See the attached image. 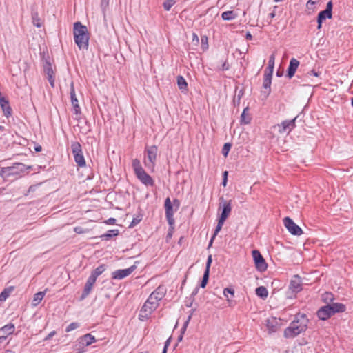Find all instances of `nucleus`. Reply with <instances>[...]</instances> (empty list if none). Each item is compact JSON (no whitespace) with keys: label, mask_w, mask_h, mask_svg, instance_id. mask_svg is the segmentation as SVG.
<instances>
[{"label":"nucleus","mask_w":353,"mask_h":353,"mask_svg":"<svg viewBox=\"0 0 353 353\" xmlns=\"http://www.w3.org/2000/svg\"><path fill=\"white\" fill-rule=\"evenodd\" d=\"M308 323L309 319L305 314H299L296 315L290 325L285 329L284 336L288 339L297 336L307 329Z\"/></svg>","instance_id":"f257e3e1"},{"label":"nucleus","mask_w":353,"mask_h":353,"mask_svg":"<svg viewBox=\"0 0 353 353\" xmlns=\"http://www.w3.org/2000/svg\"><path fill=\"white\" fill-rule=\"evenodd\" d=\"M74 38L75 43L80 50H87L89 43V34L85 26L80 22H76L74 24Z\"/></svg>","instance_id":"f03ea898"},{"label":"nucleus","mask_w":353,"mask_h":353,"mask_svg":"<svg viewBox=\"0 0 353 353\" xmlns=\"http://www.w3.org/2000/svg\"><path fill=\"white\" fill-rule=\"evenodd\" d=\"M132 168L134 173L139 180L146 186H153L154 180L153 179L145 172L144 169L142 168L140 161L135 159L132 161Z\"/></svg>","instance_id":"7ed1b4c3"},{"label":"nucleus","mask_w":353,"mask_h":353,"mask_svg":"<svg viewBox=\"0 0 353 353\" xmlns=\"http://www.w3.org/2000/svg\"><path fill=\"white\" fill-rule=\"evenodd\" d=\"M157 148L155 145H152L146 148L145 156L144 159V165L146 168L154 170L155 166V161L157 159Z\"/></svg>","instance_id":"20e7f679"},{"label":"nucleus","mask_w":353,"mask_h":353,"mask_svg":"<svg viewBox=\"0 0 353 353\" xmlns=\"http://www.w3.org/2000/svg\"><path fill=\"white\" fill-rule=\"evenodd\" d=\"M71 150L74 156V161L79 167L85 165V161L83 155L81 145L79 142H72Z\"/></svg>","instance_id":"39448f33"},{"label":"nucleus","mask_w":353,"mask_h":353,"mask_svg":"<svg viewBox=\"0 0 353 353\" xmlns=\"http://www.w3.org/2000/svg\"><path fill=\"white\" fill-rule=\"evenodd\" d=\"M97 341L95 337L91 334H86L81 337H79L77 340V344L76 345H79L78 350H79V353H83L85 352V347L90 345L91 344L95 343Z\"/></svg>","instance_id":"423d86ee"},{"label":"nucleus","mask_w":353,"mask_h":353,"mask_svg":"<svg viewBox=\"0 0 353 353\" xmlns=\"http://www.w3.org/2000/svg\"><path fill=\"white\" fill-rule=\"evenodd\" d=\"M252 255L256 268L260 272L265 271L267 270L268 265L260 252L257 250H254L252 251Z\"/></svg>","instance_id":"0eeeda50"},{"label":"nucleus","mask_w":353,"mask_h":353,"mask_svg":"<svg viewBox=\"0 0 353 353\" xmlns=\"http://www.w3.org/2000/svg\"><path fill=\"white\" fill-rule=\"evenodd\" d=\"M26 170V165L23 163H15L12 166L2 168L0 171V175L3 176L4 174H19L25 172Z\"/></svg>","instance_id":"6e6552de"},{"label":"nucleus","mask_w":353,"mask_h":353,"mask_svg":"<svg viewBox=\"0 0 353 353\" xmlns=\"http://www.w3.org/2000/svg\"><path fill=\"white\" fill-rule=\"evenodd\" d=\"M283 224L288 232L292 234L300 236L303 234L301 228L298 225H296L290 217H285L283 219Z\"/></svg>","instance_id":"1a4fd4ad"},{"label":"nucleus","mask_w":353,"mask_h":353,"mask_svg":"<svg viewBox=\"0 0 353 353\" xmlns=\"http://www.w3.org/2000/svg\"><path fill=\"white\" fill-rule=\"evenodd\" d=\"M157 308V305L155 303L148 304L146 301L143 305L139 315V319L143 321L149 318L151 314Z\"/></svg>","instance_id":"9d476101"},{"label":"nucleus","mask_w":353,"mask_h":353,"mask_svg":"<svg viewBox=\"0 0 353 353\" xmlns=\"http://www.w3.org/2000/svg\"><path fill=\"white\" fill-rule=\"evenodd\" d=\"M297 117H296L292 120L283 121L281 124H278L275 128H278V132L280 134H283L285 132L290 133L296 126L295 123Z\"/></svg>","instance_id":"9b49d317"},{"label":"nucleus","mask_w":353,"mask_h":353,"mask_svg":"<svg viewBox=\"0 0 353 353\" xmlns=\"http://www.w3.org/2000/svg\"><path fill=\"white\" fill-rule=\"evenodd\" d=\"M137 266L135 265H133L126 269L117 270L112 273V278L113 279H123L125 277L129 276L130 274H132L135 270Z\"/></svg>","instance_id":"f8f14e48"},{"label":"nucleus","mask_w":353,"mask_h":353,"mask_svg":"<svg viewBox=\"0 0 353 353\" xmlns=\"http://www.w3.org/2000/svg\"><path fill=\"white\" fill-rule=\"evenodd\" d=\"M15 326L12 323H8L0 328V344L2 343L8 336L14 333Z\"/></svg>","instance_id":"ddd939ff"},{"label":"nucleus","mask_w":353,"mask_h":353,"mask_svg":"<svg viewBox=\"0 0 353 353\" xmlns=\"http://www.w3.org/2000/svg\"><path fill=\"white\" fill-rule=\"evenodd\" d=\"M220 204L222 207V212L221 214L219 219H222L223 221H225L232 210L231 201H226L223 200V199L222 198Z\"/></svg>","instance_id":"4468645a"},{"label":"nucleus","mask_w":353,"mask_h":353,"mask_svg":"<svg viewBox=\"0 0 353 353\" xmlns=\"http://www.w3.org/2000/svg\"><path fill=\"white\" fill-rule=\"evenodd\" d=\"M289 288L292 292L297 293L302 290V281L299 275H294L291 279Z\"/></svg>","instance_id":"2eb2a0df"},{"label":"nucleus","mask_w":353,"mask_h":353,"mask_svg":"<svg viewBox=\"0 0 353 353\" xmlns=\"http://www.w3.org/2000/svg\"><path fill=\"white\" fill-rule=\"evenodd\" d=\"M70 94L71 102H72V105L74 113L76 114H80L81 108L79 105V101H78V99H77L76 94H75L73 83H72V85H71Z\"/></svg>","instance_id":"dca6fc26"},{"label":"nucleus","mask_w":353,"mask_h":353,"mask_svg":"<svg viewBox=\"0 0 353 353\" xmlns=\"http://www.w3.org/2000/svg\"><path fill=\"white\" fill-rule=\"evenodd\" d=\"M299 61L296 59L295 58H292L290 64L288 68V74L287 76L289 79H291L294 77L299 65Z\"/></svg>","instance_id":"f3484780"},{"label":"nucleus","mask_w":353,"mask_h":353,"mask_svg":"<svg viewBox=\"0 0 353 353\" xmlns=\"http://www.w3.org/2000/svg\"><path fill=\"white\" fill-rule=\"evenodd\" d=\"M95 282L96 281H94L92 278L89 277L88 279L81 296V300L84 299L85 297L88 296Z\"/></svg>","instance_id":"a211bd4d"},{"label":"nucleus","mask_w":353,"mask_h":353,"mask_svg":"<svg viewBox=\"0 0 353 353\" xmlns=\"http://www.w3.org/2000/svg\"><path fill=\"white\" fill-rule=\"evenodd\" d=\"M44 72L47 75L48 79L52 87H54V72L52 70V66L49 63H46L44 66Z\"/></svg>","instance_id":"6ab92c4d"},{"label":"nucleus","mask_w":353,"mask_h":353,"mask_svg":"<svg viewBox=\"0 0 353 353\" xmlns=\"http://www.w3.org/2000/svg\"><path fill=\"white\" fill-rule=\"evenodd\" d=\"M327 307H329L328 305L322 307L317 312V316L320 319L326 320L333 314L332 313H331V310L330 311V310L327 309Z\"/></svg>","instance_id":"aec40b11"},{"label":"nucleus","mask_w":353,"mask_h":353,"mask_svg":"<svg viewBox=\"0 0 353 353\" xmlns=\"http://www.w3.org/2000/svg\"><path fill=\"white\" fill-rule=\"evenodd\" d=\"M329 307L327 309L331 310V313L333 314L336 312H342L345 310V306L342 303H334L330 305H327Z\"/></svg>","instance_id":"412c9836"},{"label":"nucleus","mask_w":353,"mask_h":353,"mask_svg":"<svg viewBox=\"0 0 353 353\" xmlns=\"http://www.w3.org/2000/svg\"><path fill=\"white\" fill-rule=\"evenodd\" d=\"M326 18H328V19H331L332 18V13H330L329 12H327V10H324L321 12H320L318 14V19H317V22H318V29H320L321 28V24L323 23V21L326 19Z\"/></svg>","instance_id":"4be33fe9"},{"label":"nucleus","mask_w":353,"mask_h":353,"mask_svg":"<svg viewBox=\"0 0 353 353\" xmlns=\"http://www.w3.org/2000/svg\"><path fill=\"white\" fill-rule=\"evenodd\" d=\"M165 293V288L164 286L160 285L152 293V294H153L154 296H157V299L160 301L163 298Z\"/></svg>","instance_id":"5701e85b"},{"label":"nucleus","mask_w":353,"mask_h":353,"mask_svg":"<svg viewBox=\"0 0 353 353\" xmlns=\"http://www.w3.org/2000/svg\"><path fill=\"white\" fill-rule=\"evenodd\" d=\"M165 216H173L174 210L173 207L169 197L165 199Z\"/></svg>","instance_id":"b1692460"},{"label":"nucleus","mask_w":353,"mask_h":353,"mask_svg":"<svg viewBox=\"0 0 353 353\" xmlns=\"http://www.w3.org/2000/svg\"><path fill=\"white\" fill-rule=\"evenodd\" d=\"M266 326L270 330V332H274L277 330L278 328V322L277 320L274 318L268 319Z\"/></svg>","instance_id":"393cba45"},{"label":"nucleus","mask_w":353,"mask_h":353,"mask_svg":"<svg viewBox=\"0 0 353 353\" xmlns=\"http://www.w3.org/2000/svg\"><path fill=\"white\" fill-rule=\"evenodd\" d=\"M105 270V266L101 265L94 269L89 277L92 278L94 281L97 280V277L101 275Z\"/></svg>","instance_id":"a878e982"},{"label":"nucleus","mask_w":353,"mask_h":353,"mask_svg":"<svg viewBox=\"0 0 353 353\" xmlns=\"http://www.w3.org/2000/svg\"><path fill=\"white\" fill-rule=\"evenodd\" d=\"M45 294H46V292L45 291H43V292H39L36 293L34 295V298H33V300L32 301V306H34V307L37 306L41 303L42 299H43Z\"/></svg>","instance_id":"bb28decb"},{"label":"nucleus","mask_w":353,"mask_h":353,"mask_svg":"<svg viewBox=\"0 0 353 353\" xmlns=\"http://www.w3.org/2000/svg\"><path fill=\"white\" fill-rule=\"evenodd\" d=\"M272 77V74L268 73V71L265 70L263 86L265 89H269V92L270 91Z\"/></svg>","instance_id":"cd10ccee"},{"label":"nucleus","mask_w":353,"mask_h":353,"mask_svg":"<svg viewBox=\"0 0 353 353\" xmlns=\"http://www.w3.org/2000/svg\"><path fill=\"white\" fill-rule=\"evenodd\" d=\"M256 294L259 297H260L263 299H265L268 297V290L266 289V288H265L263 286H260L256 289Z\"/></svg>","instance_id":"c85d7f7f"},{"label":"nucleus","mask_w":353,"mask_h":353,"mask_svg":"<svg viewBox=\"0 0 353 353\" xmlns=\"http://www.w3.org/2000/svg\"><path fill=\"white\" fill-rule=\"evenodd\" d=\"M177 85L181 90L185 91L187 90L188 83L182 76L177 77Z\"/></svg>","instance_id":"c756f323"},{"label":"nucleus","mask_w":353,"mask_h":353,"mask_svg":"<svg viewBox=\"0 0 353 353\" xmlns=\"http://www.w3.org/2000/svg\"><path fill=\"white\" fill-rule=\"evenodd\" d=\"M274 61H275V55H274V54H272L269 58L268 66L265 69V70L268 71V73H270L271 74H273V70H274Z\"/></svg>","instance_id":"7c9ffc66"},{"label":"nucleus","mask_w":353,"mask_h":353,"mask_svg":"<svg viewBox=\"0 0 353 353\" xmlns=\"http://www.w3.org/2000/svg\"><path fill=\"white\" fill-rule=\"evenodd\" d=\"M221 17L223 20H232L236 17V14L233 11H225L222 13Z\"/></svg>","instance_id":"2f4dec72"},{"label":"nucleus","mask_w":353,"mask_h":353,"mask_svg":"<svg viewBox=\"0 0 353 353\" xmlns=\"http://www.w3.org/2000/svg\"><path fill=\"white\" fill-rule=\"evenodd\" d=\"M32 23L36 27L40 28L41 26V20H40V18H39L37 12L32 13Z\"/></svg>","instance_id":"473e14b6"},{"label":"nucleus","mask_w":353,"mask_h":353,"mask_svg":"<svg viewBox=\"0 0 353 353\" xmlns=\"http://www.w3.org/2000/svg\"><path fill=\"white\" fill-rule=\"evenodd\" d=\"M248 108H245L241 116V122L244 124H248L251 120L250 115L246 112Z\"/></svg>","instance_id":"72a5a7b5"},{"label":"nucleus","mask_w":353,"mask_h":353,"mask_svg":"<svg viewBox=\"0 0 353 353\" xmlns=\"http://www.w3.org/2000/svg\"><path fill=\"white\" fill-rule=\"evenodd\" d=\"M175 3L174 0H165L163 3V8L165 10L168 11Z\"/></svg>","instance_id":"f704fd0d"},{"label":"nucleus","mask_w":353,"mask_h":353,"mask_svg":"<svg viewBox=\"0 0 353 353\" xmlns=\"http://www.w3.org/2000/svg\"><path fill=\"white\" fill-rule=\"evenodd\" d=\"M209 273L210 272H204V274L203 276V279L201 283V287L203 288H205L207 285V283H208V281L209 279Z\"/></svg>","instance_id":"c9c22d12"},{"label":"nucleus","mask_w":353,"mask_h":353,"mask_svg":"<svg viewBox=\"0 0 353 353\" xmlns=\"http://www.w3.org/2000/svg\"><path fill=\"white\" fill-rule=\"evenodd\" d=\"M148 304H153L155 303L157 305V307L159 306V300L157 299V296H154L153 294H150L148 299H147Z\"/></svg>","instance_id":"e433bc0d"},{"label":"nucleus","mask_w":353,"mask_h":353,"mask_svg":"<svg viewBox=\"0 0 353 353\" xmlns=\"http://www.w3.org/2000/svg\"><path fill=\"white\" fill-rule=\"evenodd\" d=\"M225 221H223L222 219H219V221H218V223H217V225L216 227V229L214 230V236H216L217 234L220 232V230H221L222 227H223V225Z\"/></svg>","instance_id":"4c0bfd02"},{"label":"nucleus","mask_w":353,"mask_h":353,"mask_svg":"<svg viewBox=\"0 0 353 353\" xmlns=\"http://www.w3.org/2000/svg\"><path fill=\"white\" fill-rule=\"evenodd\" d=\"M231 144L229 143H226L224 144L223 148L222 149V154L224 157H227L228 154V152L231 148Z\"/></svg>","instance_id":"58836bf2"},{"label":"nucleus","mask_w":353,"mask_h":353,"mask_svg":"<svg viewBox=\"0 0 353 353\" xmlns=\"http://www.w3.org/2000/svg\"><path fill=\"white\" fill-rule=\"evenodd\" d=\"M79 327V324L76 322L71 323L65 329V332H69Z\"/></svg>","instance_id":"ea45409f"},{"label":"nucleus","mask_w":353,"mask_h":353,"mask_svg":"<svg viewBox=\"0 0 353 353\" xmlns=\"http://www.w3.org/2000/svg\"><path fill=\"white\" fill-rule=\"evenodd\" d=\"M234 290L232 289H231V288H225L223 290V294L227 298L228 301H230L228 294H230L231 296H234Z\"/></svg>","instance_id":"a19ab883"},{"label":"nucleus","mask_w":353,"mask_h":353,"mask_svg":"<svg viewBox=\"0 0 353 353\" xmlns=\"http://www.w3.org/2000/svg\"><path fill=\"white\" fill-rule=\"evenodd\" d=\"M118 234H119L118 230H108V232L105 234H104L103 236L107 238H110V237L118 235Z\"/></svg>","instance_id":"79ce46f5"},{"label":"nucleus","mask_w":353,"mask_h":353,"mask_svg":"<svg viewBox=\"0 0 353 353\" xmlns=\"http://www.w3.org/2000/svg\"><path fill=\"white\" fill-rule=\"evenodd\" d=\"M10 292L4 290L1 294H0V301H4L8 296H9Z\"/></svg>","instance_id":"37998d69"},{"label":"nucleus","mask_w":353,"mask_h":353,"mask_svg":"<svg viewBox=\"0 0 353 353\" xmlns=\"http://www.w3.org/2000/svg\"><path fill=\"white\" fill-rule=\"evenodd\" d=\"M212 261V256H211V255H210V256H208V260H207L206 267H205V272H210V265H211Z\"/></svg>","instance_id":"c03bdc74"},{"label":"nucleus","mask_w":353,"mask_h":353,"mask_svg":"<svg viewBox=\"0 0 353 353\" xmlns=\"http://www.w3.org/2000/svg\"><path fill=\"white\" fill-rule=\"evenodd\" d=\"M141 220V217L137 216V218H134L132 221L131 222L130 227H134L137 225Z\"/></svg>","instance_id":"a18cd8bd"},{"label":"nucleus","mask_w":353,"mask_h":353,"mask_svg":"<svg viewBox=\"0 0 353 353\" xmlns=\"http://www.w3.org/2000/svg\"><path fill=\"white\" fill-rule=\"evenodd\" d=\"M228 172L227 171H225L223 172V182H222V185L223 186L225 187L226 185H227V181H228Z\"/></svg>","instance_id":"49530a36"},{"label":"nucleus","mask_w":353,"mask_h":353,"mask_svg":"<svg viewBox=\"0 0 353 353\" xmlns=\"http://www.w3.org/2000/svg\"><path fill=\"white\" fill-rule=\"evenodd\" d=\"M74 231L77 234H83L85 232V230L82 227H80V226L75 227L74 228Z\"/></svg>","instance_id":"de8ad7c7"},{"label":"nucleus","mask_w":353,"mask_h":353,"mask_svg":"<svg viewBox=\"0 0 353 353\" xmlns=\"http://www.w3.org/2000/svg\"><path fill=\"white\" fill-rule=\"evenodd\" d=\"M332 2L331 1H330L327 3L325 10H327V12H329L330 13H332Z\"/></svg>","instance_id":"09e8293b"},{"label":"nucleus","mask_w":353,"mask_h":353,"mask_svg":"<svg viewBox=\"0 0 353 353\" xmlns=\"http://www.w3.org/2000/svg\"><path fill=\"white\" fill-rule=\"evenodd\" d=\"M56 334V332L55 331H52L51 332H50L48 336L45 338V341H48V340H50L52 337H53L54 335Z\"/></svg>","instance_id":"8fccbe9b"},{"label":"nucleus","mask_w":353,"mask_h":353,"mask_svg":"<svg viewBox=\"0 0 353 353\" xmlns=\"http://www.w3.org/2000/svg\"><path fill=\"white\" fill-rule=\"evenodd\" d=\"M116 222V219L114 218H110L106 221V223L110 225H114Z\"/></svg>","instance_id":"3c124183"},{"label":"nucleus","mask_w":353,"mask_h":353,"mask_svg":"<svg viewBox=\"0 0 353 353\" xmlns=\"http://www.w3.org/2000/svg\"><path fill=\"white\" fill-rule=\"evenodd\" d=\"M190 319H191V316L190 315V316H188V320H187V321H185V323H184L183 327L182 328V332H184V331L185 330L186 327H187V325H188V323H189V321H190Z\"/></svg>","instance_id":"603ef678"},{"label":"nucleus","mask_w":353,"mask_h":353,"mask_svg":"<svg viewBox=\"0 0 353 353\" xmlns=\"http://www.w3.org/2000/svg\"><path fill=\"white\" fill-rule=\"evenodd\" d=\"M169 343H170V339L166 341L162 353H166L167 348H168V346L169 345Z\"/></svg>","instance_id":"864d4df0"},{"label":"nucleus","mask_w":353,"mask_h":353,"mask_svg":"<svg viewBox=\"0 0 353 353\" xmlns=\"http://www.w3.org/2000/svg\"><path fill=\"white\" fill-rule=\"evenodd\" d=\"M310 75H314L315 77H319V72H315L314 70H312L311 72L307 73V76H310Z\"/></svg>","instance_id":"5fc2aeb1"},{"label":"nucleus","mask_w":353,"mask_h":353,"mask_svg":"<svg viewBox=\"0 0 353 353\" xmlns=\"http://www.w3.org/2000/svg\"><path fill=\"white\" fill-rule=\"evenodd\" d=\"M166 218L168 219L169 224L172 225L174 221L173 216H166Z\"/></svg>","instance_id":"6e6d98bb"},{"label":"nucleus","mask_w":353,"mask_h":353,"mask_svg":"<svg viewBox=\"0 0 353 353\" xmlns=\"http://www.w3.org/2000/svg\"><path fill=\"white\" fill-rule=\"evenodd\" d=\"M179 204H180V203L178 199H174V201H173L174 205H176L178 208L179 206Z\"/></svg>","instance_id":"4d7b16f0"},{"label":"nucleus","mask_w":353,"mask_h":353,"mask_svg":"<svg viewBox=\"0 0 353 353\" xmlns=\"http://www.w3.org/2000/svg\"><path fill=\"white\" fill-rule=\"evenodd\" d=\"M214 238H215V236L213 235L212 237L211 238L210 241V243H209V245H208L209 248L212 246Z\"/></svg>","instance_id":"13d9d810"},{"label":"nucleus","mask_w":353,"mask_h":353,"mask_svg":"<svg viewBox=\"0 0 353 353\" xmlns=\"http://www.w3.org/2000/svg\"><path fill=\"white\" fill-rule=\"evenodd\" d=\"M41 149H42V148H41V145H37V146H35V148H34V150H35V151H37V152H40V151H41Z\"/></svg>","instance_id":"bf43d9fd"},{"label":"nucleus","mask_w":353,"mask_h":353,"mask_svg":"<svg viewBox=\"0 0 353 353\" xmlns=\"http://www.w3.org/2000/svg\"><path fill=\"white\" fill-rule=\"evenodd\" d=\"M252 34L250 32H248L246 34V39H252Z\"/></svg>","instance_id":"052dcab7"},{"label":"nucleus","mask_w":353,"mask_h":353,"mask_svg":"<svg viewBox=\"0 0 353 353\" xmlns=\"http://www.w3.org/2000/svg\"><path fill=\"white\" fill-rule=\"evenodd\" d=\"M198 290H199V288H196L194 289V290L192 292V295H196L197 294V292H198Z\"/></svg>","instance_id":"680f3d73"},{"label":"nucleus","mask_w":353,"mask_h":353,"mask_svg":"<svg viewBox=\"0 0 353 353\" xmlns=\"http://www.w3.org/2000/svg\"><path fill=\"white\" fill-rule=\"evenodd\" d=\"M194 39L196 41V42H199V37L195 34H193V40H194Z\"/></svg>","instance_id":"e2e57ef3"},{"label":"nucleus","mask_w":353,"mask_h":353,"mask_svg":"<svg viewBox=\"0 0 353 353\" xmlns=\"http://www.w3.org/2000/svg\"><path fill=\"white\" fill-rule=\"evenodd\" d=\"M325 296H327V297H326V299H328V298H329V299H332V298H331V296H332V294L327 293V294H325Z\"/></svg>","instance_id":"0e129e2a"},{"label":"nucleus","mask_w":353,"mask_h":353,"mask_svg":"<svg viewBox=\"0 0 353 353\" xmlns=\"http://www.w3.org/2000/svg\"><path fill=\"white\" fill-rule=\"evenodd\" d=\"M270 17L271 19L274 18L275 17V13L274 12H272L269 14Z\"/></svg>","instance_id":"69168bd1"},{"label":"nucleus","mask_w":353,"mask_h":353,"mask_svg":"<svg viewBox=\"0 0 353 353\" xmlns=\"http://www.w3.org/2000/svg\"><path fill=\"white\" fill-rule=\"evenodd\" d=\"M204 40H205V41H207V37H205V38H203V37H202V38H201V43H202V45H203V41H204Z\"/></svg>","instance_id":"338daca9"},{"label":"nucleus","mask_w":353,"mask_h":353,"mask_svg":"<svg viewBox=\"0 0 353 353\" xmlns=\"http://www.w3.org/2000/svg\"><path fill=\"white\" fill-rule=\"evenodd\" d=\"M308 3L314 4V3H315V1H314V0H310V1H308Z\"/></svg>","instance_id":"774afa93"}]
</instances>
